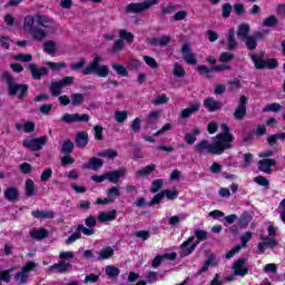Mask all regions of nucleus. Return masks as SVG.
I'll return each instance as SVG.
<instances>
[{"mask_svg":"<svg viewBox=\"0 0 285 285\" xmlns=\"http://www.w3.org/2000/svg\"><path fill=\"white\" fill-rule=\"evenodd\" d=\"M146 66H149V68H151L153 70H157L159 68V63L157 62V60L150 56H144L142 57Z\"/></svg>","mask_w":285,"mask_h":285,"instance_id":"obj_46","label":"nucleus"},{"mask_svg":"<svg viewBox=\"0 0 285 285\" xmlns=\"http://www.w3.org/2000/svg\"><path fill=\"white\" fill-rule=\"evenodd\" d=\"M213 262H215V254H209L202 268L198 269L197 275L206 273L208 268H210V264H213Z\"/></svg>","mask_w":285,"mask_h":285,"instance_id":"obj_35","label":"nucleus"},{"mask_svg":"<svg viewBox=\"0 0 285 285\" xmlns=\"http://www.w3.org/2000/svg\"><path fill=\"white\" fill-rule=\"evenodd\" d=\"M32 217H35V219H55V212L49 210H33L31 212Z\"/></svg>","mask_w":285,"mask_h":285,"instance_id":"obj_22","label":"nucleus"},{"mask_svg":"<svg viewBox=\"0 0 285 285\" xmlns=\"http://www.w3.org/2000/svg\"><path fill=\"white\" fill-rule=\"evenodd\" d=\"M126 68H127V70H129V72H139V68H141V61H139L135 58H130L126 62Z\"/></svg>","mask_w":285,"mask_h":285,"instance_id":"obj_26","label":"nucleus"},{"mask_svg":"<svg viewBox=\"0 0 285 285\" xmlns=\"http://www.w3.org/2000/svg\"><path fill=\"white\" fill-rule=\"evenodd\" d=\"M62 89L63 87H61L59 81H52L49 87V90L52 97H59V95H61Z\"/></svg>","mask_w":285,"mask_h":285,"instance_id":"obj_38","label":"nucleus"},{"mask_svg":"<svg viewBox=\"0 0 285 285\" xmlns=\"http://www.w3.org/2000/svg\"><path fill=\"white\" fill-rule=\"evenodd\" d=\"M191 242L194 243L190 245ZM199 244H202V240L198 238H196L195 240V236H190L187 240H184L183 244L180 245L181 257H188V255H193V253H195V249L197 248V246H199Z\"/></svg>","mask_w":285,"mask_h":285,"instance_id":"obj_7","label":"nucleus"},{"mask_svg":"<svg viewBox=\"0 0 285 285\" xmlns=\"http://www.w3.org/2000/svg\"><path fill=\"white\" fill-rule=\"evenodd\" d=\"M249 59L253 61L256 70H264L266 68V60H264L263 55H257L254 52L248 53Z\"/></svg>","mask_w":285,"mask_h":285,"instance_id":"obj_16","label":"nucleus"},{"mask_svg":"<svg viewBox=\"0 0 285 285\" xmlns=\"http://www.w3.org/2000/svg\"><path fill=\"white\" fill-rule=\"evenodd\" d=\"M200 108H202V104L195 102V104L190 105L188 108H185L181 110L180 118L188 119L189 117H193V115H195V112H199Z\"/></svg>","mask_w":285,"mask_h":285,"instance_id":"obj_15","label":"nucleus"},{"mask_svg":"<svg viewBox=\"0 0 285 285\" xmlns=\"http://www.w3.org/2000/svg\"><path fill=\"white\" fill-rule=\"evenodd\" d=\"M59 259L60 262H70V259H75V252H60Z\"/></svg>","mask_w":285,"mask_h":285,"instance_id":"obj_58","label":"nucleus"},{"mask_svg":"<svg viewBox=\"0 0 285 285\" xmlns=\"http://www.w3.org/2000/svg\"><path fill=\"white\" fill-rule=\"evenodd\" d=\"M33 41L41 42L43 39L48 37V31L41 29L40 27H35L31 31H29Z\"/></svg>","mask_w":285,"mask_h":285,"instance_id":"obj_18","label":"nucleus"},{"mask_svg":"<svg viewBox=\"0 0 285 285\" xmlns=\"http://www.w3.org/2000/svg\"><path fill=\"white\" fill-rule=\"evenodd\" d=\"M277 166V160L273 158H264L258 160L259 173H265L266 175H273V167Z\"/></svg>","mask_w":285,"mask_h":285,"instance_id":"obj_10","label":"nucleus"},{"mask_svg":"<svg viewBox=\"0 0 285 285\" xmlns=\"http://www.w3.org/2000/svg\"><path fill=\"white\" fill-rule=\"evenodd\" d=\"M43 51L47 52V55L55 57V53L57 52V43L52 40L46 41L43 43Z\"/></svg>","mask_w":285,"mask_h":285,"instance_id":"obj_29","label":"nucleus"},{"mask_svg":"<svg viewBox=\"0 0 285 285\" xmlns=\"http://www.w3.org/2000/svg\"><path fill=\"white\" fill-rule=\"evenodd\" d=\"M107 197L110 198L111 200H115L118 198V197H121V187L119 186H112L111 188H109L107 190Z\"/></svg>","mask_w":285,"mask_h":285,"instance_id":"obj_32","label":"nucleus"},{"mask_svg":"<svg viewBox=\"0 0 285 285\" xmlns=\"http://www.w3.org/2000/svg\"><path fill=\"white\" fill-rule=\"evenodd\" d=\"M98 219L102 223L115 222L117 219V210L112 209L111 212H102L98 215Z\"/></svg>","mask_w":285,"mask_h":285,"instance_id":"obj_24","label":"nucleus"},{"mask_svg":"<svg viewBox=\"0 0 285 285\" xmlns=\"http://www.w3.org/2000/svg\"><path fill=\"white\" fill-rule=\"evenodd\" d=\"M230 12H233V4L230 2H226L222 6V17L223 19H228L230 17Z\"/></svg>","mask_w":285,"mask_h":285,"instance_id":"obj_51","label":"nucleus"},{"mask_svg":"<svg viewBox=\"0 0 285 285\" xmlns=\"http://www.w3.org/2000/svg\"><path fill=\"white\" fill-rule=\"evenodd\" d=\"M94 136L96 141H101L104 139V127L101 125H96L94 127Z\"/></svg>","mask_w":285,"mask_h":285,"instance_id":"obj_54","label":"nucleus"},{"mask_svg":"<svg viewBox=\"0 0 285 285\" xmlns=\"http://www.w3.org/2000/svg\"><path fill=\"white\" fill-rule=\"evenodd\" d=\"M70 268H72V264L62 261L49 266L50 273H60V275H66Z\"/></svg>","mask_w":285,"mask_h":285,"instance_id":"obj_13","label":"nucleus"},{"mask_svg":"<svg viewBox=\"0 0 285 285\" xmlns=\"http://www.w3.org/2000/svg\"><path fill=\"white\" fill-rule=\"evenodd\" d=\"M27 272H17L14 275V279H19V284H26L28 282V274Z\"/></svg>","mask_w":285,"mask_h":285,"instance_id":"obj_62","label":"nucleus"},{"mask_svg":"<svg viewBox=\"0 0 285 285\" xmlns=\"http://www.w3.org/2000/svg\"><path fill=\"white\" fill-rule=\"evenodd\" d=\"M98 157H107L108 159H115L116 157H119V153L115 149H105L102 151H99Z\"/></svg>","mask_w":285,"mask_h":285,"instance_id":"obj_41","label":"nucleus"},{"mask_svg":"<svg viewBox=\"0 0 285 285\" xmlns=\"http://www.w3.org/2000/svg\"><path fill=\"white\" fill-rule=\"evenodd\" d=\"M4 199L7 202H17L19 199V188L11 186L4 190Z\"/></svg>","mask_w":285,"mask_h":285,"instance_id":"obj_21","label":"nucleus"},{"mask_svg":"<svg viewBox=\"0 0 285 285\" xmlns=\"http://www.w3.org/2000/svg\"><path fill=\"white\" fill-rule=\"evenodd\" d=\"M222 132L216 135V140L214 144L203 139L194 146V150L199 155L207 153L208 155H224L226 150L233 148V141H235V136L230 132V127L226 122L220 125Z\"/></svg>","mask_w":285,"mask_h":285,"instance_id":"obj_1","label":"nucleus"},{"mask_svg":"<svg viewBox=\"0 0 285 285\" xmlns=\"http://www.w3.org/2000/svg\"><path fill=\"white\" fill-rule=\"evenodd\" d=\"M60 120L63 121L65 124H79V122L88 124V121H90V115L65 114L62 115Z\"/></svg>","mask_w":285,"mask_h":285,"instance_id":"obj_8","label":"nucleus"},{"mask_svg":"<svg viewBox=\"0 0 285 285\" xmlns=\"http://www.w3.org/2000/svg\"><path fill=\"white\" fill-rule=\"evenodd\" d=\"M254 183L258 186H263L265 190H268V188H271V181L264 176L254 177Z\"/></svg>","mask_w":285,"mask_h":285,"instance_id":"obj_42","label":"nucleus"},{"mask_svg":"<svg viewBox=\"0 0 285 285\" xmlns=\"http://www.w3.org/2000/svg\"><path fill=\"white\" fill-rule=\"evenodd\" d=\"M12 268L10 269H6V271H1L0 272V279L1 282H6V284H10V273H12Z\"/></svg>","mask_w":285,"mask_h":285,"instance_id":"obj_63","label":"nucleus"},{"mask_svg":"<svg viewBox=\"0 0 285 285\" xmlns=\"http://www.w3.org/2000/svg\"><path fill=\"white\" fill-rule=\"evenodd\" d=\"M124 175H126V168L119 167L117 170L107 171V179L111 184H119Z\"/></svg>","mask_w":285,"mask_h":285,"instance_id":"obj_14","label":"nucleus"},{"mask_svg":"<svg viewBox=\"0 0 285 285\" xmlns=\"http://www.w3.org/2000/svg\"><path fill=\"white\" fill-rule=\"evenodd\" d=\"M164 197L169 199L170 202L177 199L179 197V191L170 190V189H163Z\"/></svg>","mask_w":285,"mask_h":285,"instance_id":"obj_52","label":"nucleus"},{"mask_svg":"<svg viewBox=\"0 0 285 285\" xmlns=\"http://www.w3.org/2000/svg\"><path fill=\"white\" fill-rule=\"evenodd\" d=\"M31 239H37L38 242H41V239H46L48 237V229L41 227L39 229L32 228L29 233Z\"/></svg>","mask_w":285,"mask_h":285,"instance_id":"obj_19","label":"nucleus"},{"mask_svg":"<svg viewBox=\"0 0 285 285\" xmlns=\"http://www.w3.org/2000/svg\"><path fill=\"white\" fill-rule=\"evenodd\" d=\"M88 141H89V138H88V134L86 131H79L77 135H76V146L77 148H86L88 146Z\"/></svg>","mask_w":285,"mask_h":285,"instance_id":"obj_20","label":"nucleus"},{"mask_svg":"<svg viewBox=\"0 0 285 285\" xmlns=\"http://www.w3.org/2000/svg\"><path fill=\"white\" fill-rule=\"evenodd\" d=\"M24 195L26 197H35V180L27 179L24 183Z\"/></svg>","mask_w":285,"mask_h":285,"instance_id":"obj_30","label":"nucleus"},{"mask_svg":"<svg viewBox=\"0 0 285 285\" xmlns=\"http://www.w3.org/2000/svg\"><path fill=\"white\" fill-rule=\"evenodd\" d=\"M250 32V26L248 23H242L238 26L237 37L242 41H246L248 39V33Z\"/></svg>","mask_w":285,"mask_h":285,"instance_id":"obj_23","label":"nucleus"},{"mask_svg":"<svg viewBox=\"0 0 285 285\" xmlns=\"http://www.w3.org/2000/svg\"><path fill=\"white\" fill-rule=\"evenodd\" d=\"M228 50L233 52V50L237 49V40L235 39V29H230L227 38Z\"/></svg>","mask_w":285,"mask_h":285,"instance_id":"obj_31","label":"nucleus"},{"mask_svg":"<svg viewBox=\"0 0 285 285\" xmlns=\"http://www.w3.org/2000/svg\"><path fill=\"white\" fill-rule=\"evenodd\" d=\"M2 79H4L7 83V91L9 97H17L20 101H23L26 97H28V90L30 87L26 83H19L14 80V77L10 75V72L4 71L2 73Z\"/></svg>","mask_w":285,"mask_h":285,"instance_id":"obj_2","label":"nucleus"},{"mask_svg":"<svg viewBox=\"0 0 285 285\" xmlns=\"http://www.w3.org/2000/svg\"><path fill=\"white\" fill-rule=\"evenodd\" d=\"M175 12H177V6L175 4L161 7L160 17H168V14H175Z\"/></svg>","mask_w":285,"mask_h":285,"instance_id":"obj_45","label":"nucleus"},{"mask_svg":"<svg viewBox=\"0 0 285 285\" xmlns=\"http://www.w3.org/2000/svg\"><path fill=\"white\" fill-rule=\"evenodd\" d=\"M46 66L51 68V70H53V72H57V70H63L66 68V62L48 61V62H46Z\"/></svg>","mask_w":285,"mask_h":285,"instance_id":"obj_55","label":"nucleus"},{"mask_svg":"<svg viewBox=\"0 0 285 285\" xmlns=\"http://www.w3.org/2000/svg\"><path fill=\"white\" fill-rule=\"evenodd\" d=\"M234 275L238 277H246L248 275V267H246V258H238L233 265Z\"/></svg>","mask_w":285,"mask_h":285,"instance_id":"obj_11","label":"nucleus"},{"mask_svg":"<svg viewBox=\"0 0 285 285\" xmlns=\"http://www.w3.org/2000/svg\"><path fill=\"white\" fill-rule=\"evenodd\" d=\"M48 144V136H41L39 138H32L31 140H23L22 146L27 148V150H31V153H38L39 150H43V146Z\"/></svg>","mask_w":285,"mask_h":285,"instance_id":"obj_5","label":"nucleus"},{"mask_svg":"<svg viewBox=\"0 0 285 285\" xmlns=\"http://www.w3.org/2000/svg\"><path fill=\"white\" fill-rule=\"evenodd\" d=\"M161 199H164V193L159 191L156 194L153 199L149 202V206H157V204H161Z\"/></svg>","mask_w":285,"mask_h":285,"instance_id":"obj_64","label":"nucleus"},{"mask_svg":"<svg viewBox=\"0 0 285 285\" xmlns=\"http://www.w3.org/2000/svg\"><path fill=\"white\" fill-rule=\"evenodd\" d=\"M161 186H164V179H155L151 183L150 193H153V194L159 193V190L161 189Z\"/></svg>","mask_w":285,"mask_h":285,"instance_id":"obj_59","label":"nucleus"},{"mask_svg":"<svg viewBox=\"0 0 285 285\" xmlns=\"http://www.w3.org/2000/svg\"><path fill=\"white\" fill-rule=\"evenodd\" d=\"M81 233H82V235H86L87 237H90V236L95 235V229H90V228L83 226V224L78 225L76 227L75 233L71 234L66 239V245L70 246V244H75V242H77V239H81Z\"/></svg>","mask_w":285,"mask_h":285,"instance_id":"obj_6","label":"nucleus"},{"mask_svg":"<svg viewBox=\"0 0 285 285\" xmlns=\"http://www.w3.org/2000/svg\"><path fill=\"white\" fill-rule=\"evenodd\" d=\"M111 68L116 71V75H118L119 77H129L128 68L124 67V65L112 63Z\"/></svg>","mask_w":285,"mask_h":285,"instance_id":"obj_36","label":"nucleus"},{"mask_svg":"<svg viewBox=\"0 0 285 285\" xmlns=\"http://www.w3.org/2000/svg\"><path fill=\"white\" fill-rule=\"evenodd\" d=\"M119 37H120L121 41H126L127 43L135 42V35H132V32H130L126 29L119 30Z\"/></svg>","mask_w":285,"mask_h":285,"instance_id":"obj_28","label":"nucleus"},{"mask_svg":"<svg viewBox=\"0 0 285 285\" xmlns=\"http://www.w3.org/2000/svg\"><path fill=\"white\" fill-rule=\"evenodd\" d=\"M36 23L40 26L41 28H50V18L48 16H41V14H36L35 16Z\"/></svg>","mask_w":285,"mask_h":285,"instance_id":"obj_37","label":"nucleus"},{"mask_svg":"<svg viewBox=\"0 0 285 285\" xmlns=\"http://www.w3.org/2000/svg\"><path fill=\"white\" fill-rule=\"evenodd\" d=\"M72 150H75V142L70 139H66L61 146L62 155H72Z\"/></svg>","mask_w":285,"mask_h":285,"instance_id":"obj_33","label":"nucleus"},{"mask_svg":"<svg viewBox=\"0 0 285 285\" xmlns=\"http://www.w3.org/2000/svg\"><path fill=\"white\" fill-rule=\"evenodd\" d=\"M101 61H104V57L96 56L94 60L82 70V75L85 77L88 75H97V77L106 79V77L110 75V69L106 65H99Z\"/></svg>","mask_w":285,"mask_h":285,"instance_id":"obj_3","label":"nucleus"},{"mask_svg":"<svg viewBox=\"0 0 285 285\" xmlns=\"http://www.w3.org/2000/svg\"><path fill=\"white\" fill-rule=\"evenodd\" d=\"M131 132H134V135H137V132H139V130H141V118L137 117L131 121Z\"/></svg>","mask_w":285,"mask_h":285,"instance_id":"obj_57","label":"nucleus"},{"mask_svg":"<svg viewBox=\"0 0 285 285\" xmlns=\"http://www.w3.org/2000/svg\"><path fill=\"white\" fill-rule=\"evenodd\" d=\"M250 239H253V232H245L240 237V246L246 248Z\"/></svg>","mask_w":285,"mask_h":285,"instance_id":"obj_56","label":"nucleus"},{"mask_svg":"<svg viewBox=\"0 0 285 285\" xmlns=\"http://www.w3.org/2000/svg\"><path fill=\"white\" fill-rule=\"evenodd\" d=\"M245 46L250 52H253V50H257V41L252 36L245 38Z\"/></svg>","mask_w":285,"mask_h":285,"instance_id":"obj_48","label":"nucleus"},{"mask_svg":"<svg viewBox=\"0 0 285 285\" xmlns=\"http://www.w3.org/2000/svg\"><path fill=\"white\" fill-rule=\"evenodd\" d=\"M253 222V216L248 212H245L238 218V226L239 228H248V224Z\"/></svg>","mask_w":285,"mask_h":285,"instance_id":"obj_27","label":"nucleus"},{"mask_svg":"<svg viewBox=\"0 0 285 285\" xmlns=\"http://www.w3.org/2000/svg\"><path fill=\"white\" fill-rule=\"evenodd\" d=\"M70 97L72 106H81L85 101L83 94H71Z\"/></svg>","mask_w":285,"mask_h":285,"instance_id":"obj_53","label":"nucleus"},{"mask_svg":"<svg viewBox=\"0 0 285 285\" xmlns=\"http://www.w3.org/2000/svg\"><path fill=\"white\" fill-rule=\"evenodd\" d=\"M245 117H246V108L237 107L236 110L234 111V118L239 121V120L244 119Z\"/></svg>","mask_w":285,"mask_h":285,"instance_id":"obj_60","label":"nucleus"},{"mask_svg":"<svg viewBox=\"0 0 285 285\" xmlns=\"http://www.w3.org/2000/svg\"><path fill=\"white\" fill-rule=\"evenodd\" d=\"M235 59V55L228 51H224L220 53L218 61L220 63H228V61H233Z\"/></svg>","mask_w":285,"mask_h":285,"instance_id":"obj_50","label":"nucleus"},{"mask_svg":"<svg viewBox=\"0 0 285 285\" xmlns=\"http://www.w3.org/2000/svg\"><path fill=\"white\" fill-rule=\"evenodd\" d=\"M35 21H37V18L32 16H26L24 17V28L30 32L33 28H37L35 26Z\"/></svg>","mask_w":285,"mask_h":285,"instance_id":"obj_49","label":"nucleus"},{"mask_svg":"<svg viewBox=\"0 0 285 285\" xmlns=\"http://www.w3.org/2000/svg\"><path fill=\"white\" fill-rule=\"evenodd\" d=\"M104 167L101 158L91 157L87 164L83 165L86 170H100Z\"/></svg>","mask_w":285,"mask_h":285,"instance_id":"obj_17","label":"nucleus"},{"mask_svg":"<svg viewBox=\"0 0 285 285\" xmlns=\"http://www.w3.org/2000/svg\"><path fill=\"white\" fill-rule=\"evenodd\" d=\"M285 132H277L267 137V144L271 148L277 145V141H284Z\"/></svg>","mask_w":285,"mask_h":285,"instance_id":"obj_25","label":"nucleus"},{"mask_svg":"<svg viewBox=\"0 0 285 285\" xmlns=\"http://www.w3.org/2000/svg\"><path fill=\"white\" fill-rule=\"evenodd\" d=\"M105 273L106 275H108V277H110L111 279H115V277H119V274L121 273V271L119 269V267L108 265L105 269Z\"/></svg>","mask_w":285,"mask_h":285,"instance_id":"obj_40","label":"nucleus"},{"mask_svg":"<svg viewBox=\"0 0 285 285\" xmlns=\"http://www.w3.org/2000/svg\"><path fill=\"white\" fill-rule=\"evenodd\" d=\"M115 255V249L112 247L108 246L99 252V258L98 259H110Z\"/></svg>","mask_w":285,"mask_h":285,"instance_id":"obj_44","label":"nucleus"},{"mask_svg":"<svg viewBox=\"0 0 285 285\" xmlns=\"http://www.w3.org/2000/svg\"><path fill=\"white\" fill-rule=\"evenodd\" d=\"M183 59L186 63L189 66H196L197 63V58H195V53H187L183 56Z\"/></svg>","mask_w":285,"mask_h":285,"instance_id":"obj_61","label":"nucleus"},{"mask_svg":"<svg viewBox=\"0 0 285 285\" xmlns=\"http://www.w3.org/2000/svg\"><path fill=\"white\" fill-rule=\"evenodd\" d=\"M277 23H279V21L277 20V17H275V16H269V17L265 18L263 21V26H265V28H275V26H277Z\"/></svg>","mask_w":285,"mask_h":285,"instance_id":"obj_47","label":"nucleus"},{"mask_svg":"<svg viewBox=\"0 0 285 285\" xmlns=\"http://www.w3.org/2000/svg\"><path fill=\"white\" fill-rule=\"evenodd\" d=\"M173 75H174V77L181 79L183 77H186V69H184V67H181V65L179 62H176L174 65Z\"/></svg>","mask_w":285,"mask_h":285,"instance_id":"obj_43","label":"nucleus"},{"mask_svg":"<svg viewBox=\"0 0 285 285\" xmlns=\"http://www.w3.org/2000/svg\"><path fill=\"white\" fill-rule=\"evenodd\" d=\"M28 68L31 72L32 79H35L36 81H39L41 77H46L50 73V70H48V68H38L35 63L29 65Z\"/></svg>","mask_w":285,"mask_h":285,"instance_id":"obj_12","label":"nucleus"},{"mask_svg":"<svg viewBox=\"0 0 285 285\" xmlns=\"http://www.w3.org/2000/svg\"><path fill=\"white\" fill-rule=\"evenodd\" d=\"M281 110H284V107L279 105V102H273V104L266 105L263 108V112H279Z\"/></svg>","mask_w":285,"mask_h":285,"instance_id":"obj_39","label":"nucleus"},{"mask_svg":"<svg viewBox=\"0 0 285 285\" xmlns=\"http://www.w3.org/2000/svg\"><path fill=\"white\" fill-rule=\"evenodd\" d=\"M161 0H145L142 2H130L126 6L125 12L127 14H140V12H146L150 10L153 6H157Z\"/></svg>","mask_w":285,"mask_h":285,"instance_id":"obj_4","label":"nucleus"},{"mask_svg":"<svg viewBox=\"0 0 285 285\" xmlns=\"http://www.w3.org/2000/svg\"><path fill=\"white\" fill-rule=\"evenodd\" d=\"M204 108L208 110V112H218L224 108V104L219 100H216L214 97H207L203 101Z\"/></svg>","mask_w":285,"mask_h":285,"instance_id":"obj_9","label":"nucleus"},{"mask_svg":"<svg viewBox=\"0 0 285 285\" xmlns=\"http://www.w3.org/2000/svg\"><path fill=\"white\" fill-rule=\"evenodd\" d=\"M156 168H157V165L155 164L145 166L142 169L136 171V177H146V175H150L151 173H155Z\"/></svg>","mask_w":285,"mask_h":285,"instance_id":"obj_34","label":"nucleus"}]
</instances>
